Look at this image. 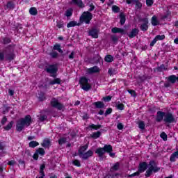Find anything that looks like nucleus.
I'll use <instances>...</instances> for the list:
<instances>
[{
    "label": "nucleus",
    "mask_w": 178,
    "mask_h": 178,
    "mask_svg": "<svg viewBox=\"0 0 178 178\" xmlns=\"http://www.w3.org/2000/svg\"><path fill=\"white\" fill-rule=\"evenodd\" d=\"M15 44H10L6 47L2 52H0V62L2 60H6V62H12L16 58V54H15Z\"/></svg>",
    "instance_id": "f257e3e1"
},
{
    "label": "nucleus",
    "mask_w": 178,
    "mask_h": 178,
    "mask_svg": "<svg viewBox=\"0 0 178 178\" xmlns=\"http://www.w3.org/2000/svg\"><path fill=\"white\" fill-rule=\"evenodd\" d=\"M147 168L145 174V177H151L152 173H158V172L161 170V168L158 166L155 160H151L149 163H147Z\"/></svg>",
    "instance_id": "f03ea898"
},
{
    "label": "nucleus",
    "mask_w": 178,
    "mask_h": 178,
    "mask_svg": "<svg viewBox=\"0 0 178 178\" xmlns=\"http://www.w3.org/2000/svg\"><path fill=\"white\" fill-rule=\"evenodd\" d=\"M79 84L81 86V88L83 90V91H90V90H91V84L88 83V79L86 76L80 78Z\"/></svg>",
    "instance_id": "7ed1b4c3"
},
{
    "label": "nucleus",
    "mask_w": 178,
    "mask_h": 178,
    "mask_svg": "<svg viewBox=\"0 0 178 178\" xmlns=\"http://www.w3.org/2000/svg\"><path fill=\"white\" fill-rule=\"evenodd\" d=\"M163 122L165 124H170V123H177V120L175 118V115L172 112H165Z\"/></svg>",
    "instance_id": "20e7f679"
},
{
    "label": "nucleus",
    "mask_w": 178,
    "mask_h": 178,
    "mask_svg": "<svg viewBox=\"0 0 178 178\" xmlns=\"http://www.w3.org/2000/svg\"><path fill=\"white\" fill-rule=\"evenodd\" d=\"M45 72L47 73H49L51 75V77H53L55 79L56 77V73H58V65L57 64H51L49 65L47 67H45L44 69Z\"/></svg>",
    "instance_id": "39448f33"
},
{
    "label": "nucleus",
    "mask_w": 178,
    "mask_h": 178,
    "mask_svg": "<svg viewBox=\"0 0 178 178\" xmlns=\"http://www.w3.org/2000/svg\"><path fill=\"white\" fill-rule=\"evenodd\" d=\"M92 19V14L90 11H85L79 18L81 23H90Z\"/></svg>",
    "instance_id": "423d86ee"
},
{
    "label": "nucleus",
    "mask_w": 178,
    "mask_h": 178,
    "mask_svg": "<svg viewBox=\"0 0 178 178\" xmlns=\"http://www.w3.org/2000/svg\"><path fill=\"white\" fill-rule=\"evenodd\" d=\"M51 106L52 108H56L58 111H62L63 108H65V106H63V104L59 102L58 99H56L55 97H54L51 102H50Z\"/></svg>",
    "instance_id": "0eeeda50"
},
{
    "label": "nucleus",
    "mask_w": 178,
    "mask_h": 178,
    "mask_svg": "<svg viewBox=\"0 0 178 178\" xmlns=\"http://www.w3.org/2000/svg\"><path fill=\"white\" fill-rule=\"evenodd\" d=\"M88 34L89 37L92 38H98L99 34V30L98 29L93 27L88 30Z\"/></svg>",
    "instance_id": "6e6552de"
},
{
    "label": "nucleus",
    "mask_w": 178,
    "mask_h": 178,
    "mask_svg": "<svg viewBox=\"0 0 178 178\" xmlns=\"http://www.w3.org/2000/svg\"><path fill=\"white\" fill-rule=\"evenodd\" d=\"M148 170V163L145 161H142L139 163L138 166V170L140 173H144V172Z\"/></svg>",
    "instance_id": "1a4fd4ad"
},
{
    "label": "nucleus",
    "mask_w": 178,
    "mask_h": 178,
    "mask_svg": "<svg viewBox=\"0 0 178 178\" xmlns=\"http://www.w3.org/2000/svg\"><path fill=\"white\" fill-rule=\"evenodd\" d=\"M126 2L127 5H131L133 2H135V8L136 10H141V8H143V3L138 0H126Z\"/></svg>",
    "instance_id": "9d476101"
},
{
    "label": "nucleus",
    "mask_w": 178,
    "mask_h": 178,
    "mask_svg": "<svg viewBox=\"0 0 178 178\" xmlns=\"http://www.w3.org/2000/svg\"><path fill=\"white\" fill-rule=\"evenodd\" d=\"M92 155H94V152H92L91 149H89L82 155L79 156V157L81 158L82 161H87V159L91 158Z\"/></svg>",
    "instance_id": "9b49d317"
},
{
    "label": "nucleus",
    "mask_w": 178,
    "mask_h": 178,
    "mask_svg": "<svg viewBox=\"0 0 178 178\" xmlns=\"http://www.w3.org/2000/svg\"><path fill=\"white\" fill-rule=\"evenodd\" d=\"M21 120L24 124L27 127L33 123V118H31V115H27L24 118H21Z\"/></svg>",
    "instance_id": "f8f14e48"
},
{
    "label": "nucleus",
    "mask_w": 178,
    "mask_h": 178,
    "mask_svg": "<svg viewBox=\"0 0 178 178\" xmlns=\"http://www.w3.org/2000/svg\"><path fill=\"white\" fill-rule=\"evenodd\" d=\"M111 32L113 33V34H116V33H120V34H122V35H126L127 34V30H124L122 28H118V27H114V28H112L111 29Z\"/></svg>",
    "instance_id": "ddd939ff"
},
{
    "label": "nucleus",
    "mask_w": 178,
    "mask_h": 178,
    "mask_svg": "<svg viewBox=\"0 0 178 178\" xmlns=\"http://www.w3.org/2000/svg\"><path fill=\"white\" fill-rule=\"evenodd\" d=\"M165 35H157L156 36H155L153 40L150 42V47H154V45H155L156 42L163 41V40H165Z\"/></svg>",
    "instance_id": "4468645a"
},
{
    "label": "nucleus",
    "mask_w": 178,
    "mask_h": 178,
    "mask_svg": "<svg viewBox=\"0 0 178 178\" xmlns=\"http://www.w3.org/2000/svg\"><path fill=\"white\" fill-rule=\"evenodd\" d=\"M164 118H165V112L157 111L155 120L156 122H157V123H161V122L163 120Z\"/></svg>",
    "instance_id": "2eb2a0df"
},
{
    "label": "nucleus",
    "mask_w": 178,
    "mask_h": 178,
    "mask_svg": "<svg viewBox=\"0 0 178 178\" xmlns=\"http://www.w3.org/2000/svg\"><path fill=\"white\" fill-rule=\"evenodd\" d=\"M138 33H140V30H138L137 28H134L132 29L131 31L127 34L129 38H134V37H137L138 35Z\"/></svg>",
    "instance_id": "dca6fc26"
},
{
    "label": "nucleus",
    "mask_w": 178,
    "mask_h": 178,
    "mask_svg": "<svg viewBox=\"0 0 178 178\" xmlns=\"http://www.w3.org/2000/svg\"><path fill=\"white\" fill-rule=\"evenodd\" d=\"M99 72H101V70L98 66H93L86 70L88 74H94V73H99Z\"/></svg>",
    "instance_id": "f3484780"
},
{
    "label": "nucleus",
    "mask_w": 178,
    "mask_h": 178,
    "mask_svg": "<svg viewBox=\"0 0 178 178\" xmlns=\"http://www.w3.org/2000/svg\"><path fill=\"white\" fill-rule=\"evenodd\" d=\"M25 126L26 125L24 124L23 121L21 119H19L17 122V124H16V130H17V131H19L20 133V131H23V129H24Z\"/></svg>",
    "instance_id": "a211bd4d"
},
{
    "label": "nucleus",
    "mask_w": 178,
    "mask_h": 178,
    "mask_svg": "<svg viewBox=\"0 0 178 178\" xmlns=\"http://www.w3.org/2000/svg\"><path fill=\"white\" fill-rule=\"evenodd\" d=\"M71 5H76L78 8H83L85 5L82 0H72L70 2Z\"/></svg>",
    "instance_id": "6ab92c4d"
},
{
    "label": "nucleus",
    "mask_w": 178,
    "mask_h": 178,
    "mask_svg": "<svg viewBox=\"0 0 178 178\" xmlns=\"http://www.w3.org/2000/svg\"><path fill=\"white\" fill-rule=\"evenodd\" d=\"M41 145L43 147V148H49V147L52 145V143H51V140H49V138H44L43 142L41 143Z\"/></svg>",
    "instance_id": "aec40b11"
},
{
    "label": "nucleus",
    "mask_w": 178,
    "mask_h": 178,
    "mask_svg": "<svg viewBox=\"0 0 178 178\" xmlns=\"http://www.w3.org/2000/svg\"><path fill=\"white\" fill-rule=\"evenodd\" d=\"M86 149H88V145L86 144L83 146H81L78 149L79 156L83 155L86 152Z\"/></svg>",
    "instance_id": "412c9836"
},
{
    "label": "nucleus",
    "mask_w": 178,
    "mask_h": 178,
    "mask_svg": "<svg viewBox=\"0 0 178 178\" xmlns=\"http://www.w3.org/2000/svg\"><path fill=\"white\" fill-rule=\"evenodd\" d=\"M95 152V154H97L99 158H102V156H104V155H105V152L104 150V147H98L97 149H96Z\"/></svg>",
    "instance_id": "4be33fe9"
},
{
    "label": "nucleus",
    "mask_w": 178,
    "mask_h": 178,
    "mask_svg": "<svg viewBox=\"0 0 178 178\" xmlns=\"http://www.w3.org/2000/svg\"><path fill=\"white\" fill-rule=\"evenodd\" d=\"M93 105L97 109H104V108H105V104H104V102L101 101L94 102Z\"/></svg>",
    "instance_id": "5701e85b"
},
{
    "label": "nucleus",
    "mask_w": 178,
    "mask_h": 178,
    "mask_svg": "<svg viewBox=\"0 0 178 178\" xmlns=\"http://www.w3.org/2000/svg\"><path fill=\"white\" fill-rule=\"evenodd\" d=\"M102 127V125L101 124H91L90 125H88V127H87L88 130H99V129H101Z\"/></svg>",
    "instance_id": "b1692460"
},
{
    "label": "nucleus",
    "mask_w": 178,
    "mask_h": 178,
    "mask_svg": "<svg viewBox=\"0 0 178 178\" xmlns=\"http://www.w3.org/2000/svg\"><path fill=\"white\" fill-rule=\"evenodd\" d=\"M103 149L104 153L106 152L107 154L112 152L113 151V147L111 145H104L103 147Z\"/></svg>",
    "instance_id": "393cba45"
},
{
    "label": "nucleus",
    "mask_w": 178,
    "mask_h": 178,
    "mask_svg": "<svg viewBox=\"0 0 178 178\" xmlns=\"http://www.w3.org/2000/svg\"><path fill=\"white\" fill-rule=\"evenodd\" d=\"M120 169V163L116 162L111 168L110 172H116Z\"/></svg>",
    "instance_id": "a878e982"
},
{
    "label": "nucleus",
    "mask_w": 178,
    "mask_h": 178,
    "mask_svg": "<svg viewBox=\"0 0 178 178\" xmlns=\"http://www.w3.org/2000/svg\"><path fill=\"white\" fill-rule=\"evenodd\" d=\"M101 136H102V133H101V131H99L93 132L92 134H90L91 138H93L94 140H97V138H99Z\"/></svg>",
    "instance_id": "bb28decb"
},
{
    "label": "nucleus",
    "mask_w": 178,
    "mask_h": 178,
    "mask_svg": "<svg viewBox=\"0 0 178 178\" xmlns=\"http://www.w3.org/2000/svg\"><path fill=\"white\" fill-rule=\"evenodd\" d=\"M53 51H58L59 54H63V50L60 48V44L56 43L53 47Z\"/></svg>",
    "instance_id": "cd10ccee"
},
{
    "label": "nucleus",
    "mask_w": 178,
    "mask_h": 178,
    "mask_svg": "<svg viewBox=\"0 0 178 178\" xmlns=\"http://www.w3.org/2000/svg\"><path fill=\"white\" fill-rule=\"evenodd\" d=\"M177 158H178V151H176L171 154L170 157V162H176V159Z\"/></svg>",
    "instance_id": "c85d7f7f"
},
{
    "label": "nucleus",
    "mask_w": 178,
    "mask_h": 178,
    "mask_svg": "<svg viewBox=\"0 0 178 178\" xmlns=\"http://www.w3.org/2000/svg\"><path fill=\"white\" fill-rule=\"evenodd\" d=\"M29 13L31 16H37V15H38V10L37 8L32 7L29 9Z\"/></svg>",
    "instance_id": "c756f323"
},
{
    "label": "nucleus",
    "mask_w": 178,
    "mask_h": 178,
    "mask_svg": "<svg viewBox=\"0 0 178 178\" xmlns=\"http://www.w3.org/2000/svg\"><path fill=\"white\" fill-rule=\"evenodd\" d=\"M14 8H15V3H13V1H8L4 7L5 10H6L7 9H14Z\"/></svg>",
    "instance_id": "7c9ffc66"
},
{
    "label": "nucleus",
    "mask_w": 178,
    "mask_h": 178,
    "mask_svg": "<svg viewBox=\"0 0 178 178\" xmlns=\"http://www.w3.org/2000/svg\"><path fill=\"white\" fill-rule=\"evenodd\" d=\"M168 81L172 84H175L177 81V76L176 75H170L168 76Z\"/></svg>",
    "instance_id": "2f4dec72"
},
{
    "label": "nucleus",
    "mask_w": 178,
    "mask_h": 178,
    "mask_svg": "<svg viewBox=\"0 0 178 178\" xmlns=\"http://www.w3.org/2000/svg\"><path fill=\"white\" fill-rule=\"evenodd\" d=\"M62 80L60 78H55L54 80L50 81L49 84L50 86H55V84H60Z\"/></svg>",
    "instance_id": "473e14b6"
},
{
    "label": "nucleus",
    "mask_w": 178,
    "mask_h": 178,
    "mask_svg": "<svg viewBox=\"0 0 178 178\" xmlns=\"http://www.w3.org/2000/svg\"><path fill=\"white\" fill-rule=\"evenodd\" d=\"M38 98L40 102L45 101V99H47V97H45V93L42 91H40L38 93Z\"/></svg>",
    "instance_id": "72a5a7b5"
},
{
    "label": "nucleus",
    "mask_w": 178,
    "mask_h": 178,
    "mask_svg": "<svg viewBox=\"0 0 178 178\" xmlns=\"http://www.w3.org/2000/svg\"><path fill=\"white\" fill-rule=\"evenodd\" d=\"M105 62H107V63H111L113 62V56L111 54H107L104 58Z\"/></svg>",
    "instance_id": "f704fd0d"
},
{
    "label": "nucleus",
    "mask_w": 178,
    "mask_h": 178,
    "mask_svg": "<svg viewBox=\"0 0 178 178\" xmlns=\"http://www.w3.org/2000/svg\"><path fill=\"white\" fill-rule=\"evenodd\" d=\"M65 15L67 17H70L71 16H73V8H69L68 9H67V10H65Z\"/></svg>",
    "instance_id": "c9c22d12"
},
{
    "label": "nucleus",
    "mask_w": 178,
    "mask_h": 178,
    "mask_svg": "<svg viewBox=\"0 0 178 178\" xmlns=\"http://www.w3.org/2000/svg\"><path fill=\"white\" fill-rule=\"evenodd\" d=\"M157 72H163V70H168V65L165 66L164 64L161 65L160 66L156 67Z\"/></svg>",
    "instance_id": "e433bc0d"
},
{
    "label": "nucleus",
    "mask_w": 178,
    "mask_h": 178,
    "mask_svg": "<svg viewBox=\"0 0 178 178\" xmlns=\"http://www.w3.org/2000/svg\"><path fill=\"white\" fill-rule=\"evenodd\" d=\"M30 148H35V147H38L40 143L35 140H32L29 144Z\"/></svg>",
    "instance_id": "4c0bfd02"
},
{
    "label": "nucleus",
    "mask_w": 178,
    "mask_h": 178,
    "mask_svg": "<svg viewBox=\"0 0 178 178\" xmlns=\"http://www.w3.org/2000/svg\"><path fill=\"white\" fill-rule=\"evenodd\" d=\"M38 155H40V156H44L45 155V150L42 147H40L35 151Z\"/></svg>",
    "instance_id": "58836bf2"
},
{
    "label": "nucleus",
    "mask_w": 178,
    "mask_h": 178,
    "mask_svg": "<svg viewBox=\"0 0 178 178\" xmlns=\"http://www.w3.org/2000/svg\"><path fill=\"white\" fill-rule=\"evenodd\" d=\"M120 23H126V15L124 13H120Z\"/></svg>",
    "instance_id": "ea45409f"
},
{
    "label": "nucleus",
    "mask_w": 178,
    "mask_h": 178,
    "mask_svg": "<svg viewBox=\"0 0 178 178\" xmlns=\"http://www.w3.org/2000/svg\"><path fill=\"white\" fill-rule=\"evenodd\" d=\"M109 76H113L114 74H118V70L115 68H109L108 70Z\"/></svg>",
    "instance_id": "a19ab883"
},
{
    "label": "nucleus",
    "mask_w": 178,
    "mask_h": 178,
    "mask_svg": "<svg viewBox=\"0 0 178 178\" xmlns=\"http://www.w3.org/2000/svg\"><path fill=\"white\" fill-rule=\"evenodd\" d=\"M12 127H13V121H10L3 129L6 131H9Z\"/></svg>",
    "instance_id": "79ce46f5"
},
{
    "label": "nucleus",
    "mask_w": 178,
    "mask_h": 178,
    "mask_svg": "<svg viewBox=\"0 0 178 178\" xmlns=\"http://www.w3.org/2000/svg\"><path fill=\"white\" fill-rule=\"evenodd\" d=\"M10 30H12L13 31L19 30V24H11Z\"/></svg>",
    "instance_id": "37998d69"
},
{
    "label": "nucleus",
    "mask_w": 178,
    "mask_h": 178,
    "mask_svg": "<svg viewBox=\"0 0 178 178\" xmlns=\"http://www.w3.org/2000/svg\"><path fill=\"white\" fill-rule=\"evenodd\" d=\"M48 119V116L47 115H40L38 116V121L39 122H45Z\"/></svg>",
    "instance_id": "c03bdc74"
},
{
    "label": "nucleus",
    "mask_w": 178,
    "mask_h": 178,
    "mask_svg": "<svg viewBox=\"0 0 178 178\" xmlns=\"http://www.w3.org/2000/svg\"><path fill=\"white\" fill-rule=\"evenodd\" d=\"M140 29L141 31H147L148 30V25L147 23H143L140 25Z\"/></svg>",
    "instance_id": "a18cd8bd"
},
{
    "label": "nucleus",
    "mask_w": 178,
    "mask_h": 178,
    "mask_svg": "<svg viewBox=\"0 0 178 178\" xmlns=\"http://www.w3.org/2000/svg\"><path fill=\"white\" fill-rule=\"evenodd\" d=\"M10 42H12V40L10 38L6 37L3 38V44H4V45L10 44Z\"/></svg>",
    "instance_id": "49530a36"
},
{
    "label": "nucleus",
    "mask_w": 178,
    "mask_h": 178,
    "mask_svg": "<svg viewBox=\"0 0 178 178\" xmlns=\"http://www.w3.org/2000/svg\"><path fill=\"white\" fill-rule=\"evenodd\" d=\"M112 10L114 13H119L120 12V8L116 5L112 6Z\"/></svg>",
    "instance_id": "de8ad7c7"
},
{
    "label": "nucleus",
    "mask_w": 178,
    "mask_h": 178,
    "mask_svg": "<svg viewBox=\"0 0 178 178\" xmlns=\"http://www.w3.org/2000/svg\"><path fill=\"white\" fill-rule=\"evenodd\" d=\"M76 26H81V23H68L67 24V29H70V27H76Z\"/></svg>",
    "instance_id": "09e8293b"
},
{
    "label": "nucleus",
    "mask_w": 178,
    "mask_h": 178,
    "mask_svg": "<svg viewBox=\"0 0 178 178\" xmlns=\"http://www.w3.org/2000/svg\"><path fill=\"white\" fill-rule=\"evenodd\" d=\"M115 108L118 109V111H123L124 109V104L123 103H120L115 105Z\"/></svg>",
    "instance_id": "8fccbe9b"
},
{
    "label": "nucleus",
    "mask_w": 178,
    "mask_h": 178,
    "mask_svg": "<svg viewBox=\"0 0 178 178\" xmlns=\"http://www.w3.org/2000/svg\"><path fill=\"white\" fill-rule=\"evenodd\" d=\"M49 55L53 59H56L59 56V54L55 51H51Z\"/></svg>",
    "instance_id": "3c124183"
},
{
    "label": "nucleus",
    "mask_w": 178,
    "mask_h": 178,
    "mask_svg": "<svg viewBox=\"0 0 178 178\" xmlns=\"http://www.w3.org/2000/svg\"><path fill=\"white\" fill-rule=\"evenodd\" d=\"M140 175H141V173L138 170L131 175H127V177L130 178V177H134L136 176L138 177V176H140Z\"/></svg>",
    "instance_id": "603ef678"
},
{
    "label": "nucleus",
    "mask_w": 178,
    "mask_h": 178,
    "mask_svg": "<svg viewBox=\"0 0 178 178\" xmlns=\"http://www.w3.org/2000/svg\"><path fill=\"white\" fill-rule=\"evenodd\" d=\"M72 165H74V166H77V168H80V166H81V163H80V161L77 159L72 161Z\"/></svg>",
    "instance_id": "864d4df0"
},
{
    "label": "nucleus",
    "mask_w": 178,
    "mask_h": 178,
    "mask_svg": "<svg viewBox=\"0 0 178 178\" xmlns=\"http://www.w3.org/2000/svg\"><path fill=\"white\" fill-rule=\"evenodd\" d=\"M88 6H90V8L88 9V12L91 13L94 9H95V6H94V3H91V1H89V3H88Z\"/></svg>",
    "instance_id": "5fc2aeb1"
},
{
    "label": "nucleus",
    "mask_w": 178,
    "mask_h": 178,
    "mask_svg": "<svg viewBox=\"0 0 178 178\" xmlns=\"http://www.w3.org/2000/svg\"><path fill=\"white\" fill-rule=\"evenodd\" d=\"M160 137L161 138H162V140H163V141H168V135L166 134V133L162 132L160 134Z\"/></svg>",
    "instance_id": "6e6d98bb"
},
{
    "label": "nucleus",
    "mask_w": 178,
    "mask_h": 178,
    "mask_svg": "<svg viewBox=\"0 0 178 178\" xmlns=\"http://www.w3.org/2000/svg\"><path fill=\"white\" fill-rule=\"evenodd\" d=\"M138 127L139 129H141V130H144V129H145V123L144 121H140L138 122Z\"/></svg>",
    "instance_id": "4d7b16f0"
},
{
    "label": "nucleus",
    "mask_w": 178,
    "mask_h": 178,
    "mask_svg": "<svg viewBox=\"0 0 178 178\" xmlns=\"http://www.w3.org/2000/svg\"><path fill=\"white\" fill-rule=\"evenodd\" d=\"M103 101H104V102H111V101H112V96L108 95L103 97Z\"/></svg>",
    "instance_id": "13d9d810"
},
{
    "label": "nucleus",
    "mask_w": 178,
    "mask_h": 178,
    "mask_svg": "<svg viewBox=\"0 0 178 178\" xmlns=\"http://www.w3.org/2000/svg\"><path fill=\"white\" fill-rule=\"evenodd\" d=\"M65 143H66V138H60L58 140L59 145H63V144H65Z\"/></svg>",
    "instance_id": "bf43d9fd"
},
{
    "label": "nucleus",
    "mask_w": 178,
    "mask_h": 178,
    "mask_svg": "<svg viewBox=\"0 0 178 178\" xmlns=\"http://www.w3.org/2000/svg\"><path fill=\"white\" fill-rule=\"evenodd\" d=\"M127 91H128L129 94H131V97H137V93L136 92L135 90L129 89Z\"/></svg>",
    "instance_id": "052dcab7"
},
{
    "label": "nucleus",
    "mask_w": 178,
    "mask_h": 178,
    "mask_svg": "<svg viewBox=\"0 0 178 178\" xmlns=\"http://www.w3.org/2000/svg\"><path fill=\"white\" fill-rule=\"evenodd\" d=\"M113 109L112 108H108L106 110V112L104 113V115L105 116H108V115H111V113H112L113 112Z\"/></svg>",
    "instance_id": "680f3d73"
},
{
    "label": "nucleus",
    "mask_w": 178,
    "mask_h": 178,
    "mask_svg": "<svg viewBox=\"0 0 178 178\" xmlns=\"http://www.w3.org/2000/svg\"><path fill=\"white\" fill-rule=\"evenodd\" d=\"M151 23H159V22L158 21V17H156V15H154L152 17Z\"/></svg>",
    "instance_id": "e2e57ef3"
},
{
    "label": "nucleus",
    "mask_w": 178,
    "mask_h": 178,
    "mask_svg": "<svg viewBox=\"0 0 178 178\" xmlns=\"http://www.w3.org/2000/svg\"><path fill=\"white\" fill-rule=\"evenodd\" d=\"M146 5L148 7H151L154 5V0H146Z\"/></svg>",
    "instance_id": "0e129e2a"
},
{
    "label": "nucleus",
    "mask_w": 178,
    "mask_h": 178,
    "mask_svg": "<svg viewBox=\"0 0 178 178\" xmlns=\"http://www.w3.org/2000/svg\"><path fill=\"white\" fill-rule=\"evenodd\" d=\"M124 127V125H123V124L122 122H119L118 124H117V129L118 130H123V128Z\"/></svg>",
    "instance_id": "69168bd1"
},
{
    "label": "nucleus",
    "mask_w": 178,
    "mask_h": 178,
    "mask_svg": "<svg viewBox=\"0 0 178 178\" xmlns=\"http://www.w3.org/2000/svg\"><path fill=\"white\" fill-rule=\"evenodd\" d=\"M103 59L101 56H96V63H101L102 62Z\"/></svg>",
    "instance_id": "338daca9"
},
{
    "label": "nucleus",
    "mask_w": 178,
    "mask_h": 178,
    "mask_svg": "<svg viewBox=\"0 0 178 178\" xmlns=\"http://www.w3.org/2000/svg\"><path fill=\"white\" fill-rule=\"evenodd\" d=\"M138 20L140 22H143V23H148V19L147 17H145V18H138Z\"/></svg>",
    "instance_id": "774afa93"
}]
</instances>
